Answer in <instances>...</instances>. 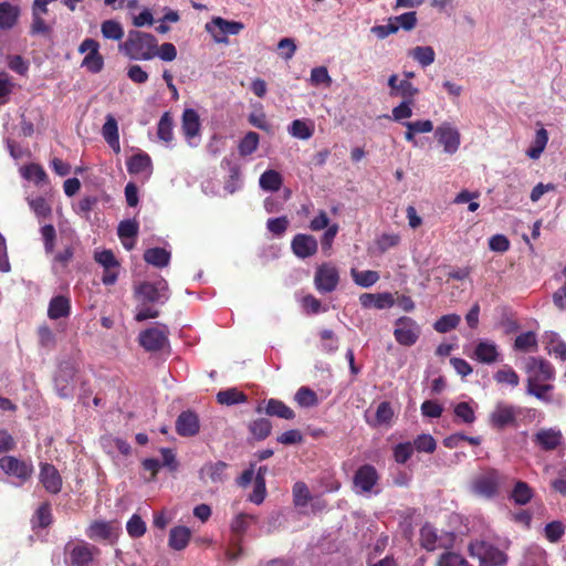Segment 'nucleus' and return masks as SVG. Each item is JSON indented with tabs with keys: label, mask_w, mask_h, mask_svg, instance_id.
I'll use <instances>...</instances> for the list:
<instances>
[{
	"label": "nucleus",
	"mask_w": 566,
	"mask_h": 566,
	"mask_svg": "<svg viewBox=\"0 0 566 566\" xmlns=\"http://www.w3.org/2000/svg\"><path fill=\"white\" fill-rule=\"evenodd\" d=\"M119 50L130 60L149 61L157 55V39L151 33L130 30Z\"/></svg>",
	"instance_id": "f257e3e1"
},
{
	"label": "nucleus",
	"mask_w": 566,
	"mask_h": 566,
	"mask_svg": "<svg viewBox=\"0 0 566 566\" xmlns=\"http://www.w3.org/2000/svg\"><path fill=\"white\" fill-rule=\"evenodd\" d=\"M509 476L496 469H486L475 475L470 483V491L475 496L492 500L500 494Z\"/></svg>",
	"instance_id": "f03ea898"
},
{
	"label": "nucleus",
	"mask_w": 566,
	"mask_h": 566,
	"mask_svg": "<svg viewBox=\"0 0 566 566\" xmlns=\"http://www.w3.org/2000/svg\"><path fill=\"white\" fill-rule=\"evenodd\" d=\"M135 294L144 303L165 304L170 297L168 282L160 277L155 282H142L135 286Z\"/></svg>",
	"instance_id": "7ed1b4c3"
},
{
	"label": "nucleus",
	"mask_w": 566,
	"mask_h": 566,
	"mask_svg": "<svg viewBox=\"0 0 566 566\" xmlns=\"http://www.w3.org/2000/svg\"><path fill=\"white\" fill-rule=\"evenodd\" d=\"M378 481L379 474L376 468L371 464H364L354 474V490L361 495L378 494L380 492L379 489H376Z\"/></svg>",
	"instance_id": "20e7f679"
},
{
	"label": "nucleus",
	"mask_w": 566,
	"mask_h": 566,
	"mask_svg": "<svg viewBox=\"0 0 566 566\" xmlns=\"http://www.w3.org/2000/svg\"><path fill=\"white\" fill-rule=\"evenodd\" d=\"M420 335L421 326L412 317L401 316L395 321L394 337L399 345L411 347Z\"/></svg>",
	"instance_id": "39448f33"
},
{
	"label": "nucleus",
	"mask_w": 566,
	"mask_h": 566,
	"mask_svg": "<svg viewBox=\"0 0 566 566\" xmlns=\"http://www.w3.org/2000/svg\"><path fill=\"white\" fill-rule=\"evenodd\" d=\"M520 415V407L505 401H497L489 416V422L497 430H502L507 427H516V419Z\"/></svg>",
	"instance_id": "423d86ee"
},
{
	"label": "nucleus",
	"mask_w": 566,
	"mask_h": 566,
	"mask_svg": "<svg viewBox=\"0 0 566 566\" xmlns=\"http://www.w3.org/2000/svg\"><path fill=\"white\" fill-rule=\"evenodd\" d=\"M469 551L482 566H499L506 562V556L501 549L484 541L472 542Z\"/></svg>",
	"instance_id": "0eeeda50"
},
{
	"label": "nucleus",
	"mask_w": 566,
	"mask_h": 566,
	"mask_svg": "<svg viewBox=\"0 0 566 566\" xmlns=\"http://www.w3.org/2000/svg\"><path fill=\"white\" fill-rule=\"evenodd\" d=\"M339 283V272L332 263H324L317 266L314 276L316 290L322 293H331L336 290Z\"/></svg>",
	"instance_id": "6e6552de"
},
{
	"label": "nucleus",
	"mask_w": 566,
	"mask_h": 566,
	"mask_svg": "<svg viewBox=\"0 0 566 566\" xmlns=\"http://www.w3.org/2000/svg\"><path fill=\"white\" fill-rule=\"evenodd\" d=\"M469 356L480 364L492 365L502 360V354L495 342L480 338L475 342Z\"/></svg>",
	"instance_id": "1a4fd4ad"
},
{
	"label": "nucleus",
	"mask_w": 566,
	"mask_h": 566,
	"mask_svg": "<svg viewBox=\"0 0 566 566\" xmlns=\"http://www.w3.org/2000/svg\"><path fill=\"white\" fill-rule=\"evenodd\" d=\"M434 138L444 153L455 154L461 144V134L451 123L444 122L434 129Z\"/></svg>",
	"instance_id": "9d476101"
},
{
	"label": "nucleus",
	"mask_w": 566,
	"mask_h": 566,
	"mask_svg": "<svg viewBox=\"0 0 566 566\" xmlns=\"http://www.w3.org/2000/svg\"><path fill=\"white\" fill-rule=\"evenodd\" d=\"M95 261L103 266L102 282L105 285H113L118 279L120 264L112 250H98L94 254Z\"/></svg>",
	"instance_id": "9b49d317"
},
{
	"label": "nucleus",
	"mask_w": 566,
	"mask_h": 566,
	"mask_svg": "<svg viewBox=\"0 0 566 566\" xmlns=\"http://www.w3.org/2000/svg\"><path fill=\"white\" fill-rule=\"evenodd\" d=\"M527 385L546 382L555 377L552 365L541 358L531 357L526 364Z\"/></svg>",
	"instance_id": "f8f14e48"
},
{
	"label": "nucleus",
	"mask_w": 566,
	"mask_h": 566,
	"mask_svg": "<svg viewBox=\"0 0 566 566\" xmlns=\"http://www.w3.org/2000/svg\"><path fill=\"white\" fill-rule=\"evenodd\" d=\"M0 469L6 474L12 475L21 482L29 480L33 473V465L31 462H27L11 455H3L0 458Z\"/></svg>",
	"instance_id": "ddd939ff"
},
{
	"label": "nucleus",
	"mask_w": 566,
	"mask_h": 566,
	"mask_svg": "<svg viewBox=\"0 0 566 566\" xmlns=\"http://www.w3.org/2000/svg\"><path fill=\"white\" fill-rule=\"evenodd\" d=\"M99 549L86 542L73 545L69 551L71 564L74 566H90Z\"/></svg>",
	"instance_id": "4468645a"
},
{
	"label": "nucleus",
	"mask_w": 566,
	"mask_h": 566,
	"mask_svg": "<svg viewBox=\"0 0 566 566\" xmlns=\"http://www.w3.org/2000/svg\"><path fill=\"white\" fill-rule=\"evenodd\" d=\"M73 377L74 367L69 363L61 364L54 378L55 388L60 397L69 398L73 396Z\"/></svg>",
	"instance_id": "2eb2a0df"
},
{
	"label": "nucleus",
	"mask_w": 566,
	"mask_h": 566,
	"mask_svg": "<svg viewBox=\"0 0 566 566\" xmlns=\"http://www.w3.org/2000/svg\"><path fill=\"white\" fill-rule=\"evenodd\" d=\"M533 441L542 450L553 451L563 443V433L556 428H543L534 434Z\"/></svg>",
	"instance_id": "dca6fc26"
},
{
	"label": "nucleus",
	"mask_w": 566,
	"mask_h": 566,
	"mask_svg": "<svg viewBox=\"0 0 566 566\" xmlns=\"http://www.w3.org/2000/svg\"><path fill=\"white\" fill-rule=\"evenodd\" d=\"M168 338L164 329L148 328L139 334V344L148 352H157L165 347Z\"/></svg>",
	"instance_id": "f3484780"
},
{
	"label": "nucleus",
	"mask_w": 566,
	"mask_h": 566,
	"mask_svg": "<svg viewBox=\"0 0 566 566\" xmlns=\"http://www.w3.org/2000/svg\"><path fill=\"white\" fill-rule=\"evenodd\" d=\"M200 422L198 416L190 411H182L176 420V431L181 437H193L199 432Z\"/></svg>",
	"instance_id": "a211bd4d"
},
{
	"label": "nucleus",
	"mask_w": 566,
	"mask_h": 566,
	"mask_svg": "<svg viewBox=\"0 0 566 566\" xmlns=\"http://www.w3.org/2000/svg\"><path fill=\"white\" fill-rule=\"evenodd\" d=\"M40 482L44 489L52 494H56L61 491L62 478L55 467L50 463L41 464Z\"/></svg>",
	"instance_id": "6ab92c4d"
},
{
	"label": "nucleus",
	"mask_w": 566,
	"mask_h": 566,
	"mask_svg": "<svg viewBox=\"0 0 566 566\" xmlns=\"http://www.w3.org/2000/svg\"><path fill=\"white\" fill-rule=\"evenodd\" d=\"M228 464L223 461L208 462L199 471L201 481L212 483H222L227 480L226 470Z\"/></svg>",
	"instance_id": "aec40b11"
},
{
	"label": "nucleus",
	"mask_w": 566,
	"mask_h": 566,
	"mask_svg": "<svg viewBox=\"0 0 566 566\" xmlns=\"http://www.w3.org/2000/svg\"><path fill=\"white\" fill-rule=\"evenodd\" d=\"M200 126L198 113L192 108L185 109L182 113L181 129L189 145H192L191 139L199 135Z\"/></svg>",
	"instance_id": "412c9836"
},
{
	"label": "nucleus",
	"mask_w": 566,
	"mask_h": 566,
	"mask_svg": "<svg viewBox=\"0 0 566 566\" xmlns=\"http://www.w3.org/2000/svg\"><path fill=\"white\" fill-rule=\"evenodd\" d=\"M262 407L256 408V412L261 413ZM264 412L270 417H277L285 420H292L295 418V412L283 401L271 398L265 402Z\"/></svg>",
	"instance_id": "4be33fe9"
},
{
	"label": "nucleus",
	"mask_w": 566,
	"mask_h": 566,
	"mask_svg": "<svg viewBox=\"0 0 566 566\" xmlns=\"http://www.w3.org/2000/svg\"><path fill=\"white\" fill-rule=\"evenodd\" d=\"M359 302L363 307L370 308L375 307L377 310L389 308L394 305L395 300L390 293H364L359 296Z\"/></svg>",
	"instance_id": "5701e85b"
},
{
	"label": "nucleus",
	"mask_w": 566,
	"mask_h": 566,
	"mask_svg": "<svg viewBox=\"0 0 566 566\" xmlns=\"http://www.w3.org/2000/svg\"><path fill=\"white\" fill-rule=\"evenodd\" d=\"M126 166L127 171L130 175H139L146 172L147 176H150L153 171L151 158L147 153L144 151H140L129 157L126 163Z\"/></svg>",
	"instance_id": "b1692460"
},
{
	"label": "nucleus",
	"mask_w": 566,
	"mask_h": 566,
	"mask_svg": "<svg viewBox=\"0 0 566 566\" xmlns=\"http://www.w3.org/2000/svg\"><path fill=\"white\" fill-rule=\"evenodd\" d=\"M191 537V531L186 526H176L170 530L168 544L175 551H182L187 547Z\"/></svg>",
	"instance_id": "393cba45"
},
{
	"label": "nucleus",
	"mask_w": 566,
	"mask_h": 566,
	"mask_svg": "<svg viewBox=\"0 0 566 566\" xmlns=\"http://www.w3.org/2000/svg\"><path fill=\"white\" fill-rule=\"evenodd\" d=\"M71 312V303L70 300L65 296L59 295L53 297L50 301L48 308V316L51 319H59L62 317H67Z\"/></svg>",
	"instance_id": "a878e982"
},
{
	"label": "nucleus",
	"mask_w": 566,
	"mask_h": 566,
	"mask_svg": "<svg viewBox=\"0 0 566 566\" xmlns=\"http://www.w3.org/2000/svg\"><path fill=\"white\" fill-rule=\"evenodd\" d=\"M19 8L9 3L0 2V29L9 30L13 28L18 21Z\"/></svg>",
	"instance_id": "bb28decb"
},
{
	"label": "nucleus",
	"mask_w": 566,
	"mask_h": 566,
	"mask_svg": "<svg viewBox=\"0 0 566 566\" xmlns=\"http://www.w3.org/2000/svg\"><path fill=\"white\" fill-rule=\"evenodd\" d=\"M394 417V410L390 402L382 401L378 405L374 419L366 417V421L370 427L388 426Z\"/></svg>",
	"instance_id": "cd10ccee"
},
{
	"label": "nucleus",
	"mask_w": 566,
	"mask_h": 566,
	"mask_svg": "<svg viewBox=\"0 0 566 566\" xmlns=\"http://www.w3.org/2000/svg\"><path fill=\"white\" fill-rule=\"evenodd\" d=\"M112 535V524L104 521H95L86 530V536L93 541L109 539Z\"/></svg>",
	"instance_id": "c85d7f7f"
},
{
	"label": "nucleus",
	"mask_w": 566,
	"mask_h": 566,
	"mask_svg": "<svg viewBox=\"0 0 566 566\" xmlns=\"http://www.w3.org/2000/svg\"><path fill=\"white\" fill-rule=\"evenodd\" d=\"M211 24L217 27L220 30V32L222 34H224V35H227V34H231V35L239 34L240 31L243 30V28H244L243 23H241V22L228 21V20H226L223 18H220V17L213 18L211 23H207L206 29L209 32L212 31Z\"/></svg>",
	"instance_id": "c756f323"
},
{
	"label": "nucleus",
	"mask_w": 566,
	"mask_h": 566,
	"mask_svg": "<svg viewBox=\"0 0 566 566\" xmlns=\"http://www.w3.org/2000/svg\"><path fill=\"white\" fill-rule=\"evenodd\" d=\"M548 143V133L545 128H539L535 133V138L531 147L526 150V155L532 159H538Z\"/></svg>",
	"instance_id": "7c9ffc66"
},
{
	"label": "nucleus",
	"mask_w": 566,
	"mask_h": 566,
	"mask_svg": "<svg viewBox=\"0 0 566 566\" xmlns=\"http://www.w3.org/2000/svg\"><path fill=\"white\" fill-rule=\"evenodd\" d=\"M522 566H547L546 552L537 546H530L523 558Z\"/></svg>",
	"instance_id": "2f4dec72"
},
{
	"label": "nucleus",
	"mask_w": 566,
	"mask_h": 566,
	"mask_svg": "<svg viewBox=\"0 0 566 566\" xmlns=\"http://www.w3.org/2000/svg\"><path fill=\"white\" fill-rule=\"evenodd\" d=\"M510 497L517 505H526L533 497V490L526 482L516 481Z\"/></svg>",
	"instance_id": "473e14b6"
},
{
	"label": "nucleus",
	"mask_w": 566,
	"mask_h": 566,
	"mask_svg": "<svg viewBox=\"0 0 566 566\" xmlns=\"http://www.w3.org/2000/svg\"><path fill=\"white\" fill-rule=\"evenodd\" d=\"M493 378L497 384L509 385L512 388L517 387L520 384L518 375L510 365H504L502 368L496 370Z\"/></svg>",
	"instance_id": "72a5a7b5"
},
{
	"label": "nucleus",
	"mask_w": 566,
	"mask_h": 566,
	"mask_svg": "<svg viewBox=\"0 0 566 566\" xmlns=\"http://www.w3.org/2000/svg\"><path fill=\"white\" fill-rule=\"evenodd\" d=\"M294 400L303 408L316 407L319 403L316 392L306 386H302L297 389Z\"/></svg>",
	"instance_id": "f704fd0d"
},
{
	"label": "nucleus",
	"mask_w": 566,
	"mask_h": 566,
	"mask_svg": "<svg viewBox=\"0 0 566 566\" xmlns=\"http://www.w3.org/2000/svg\"><path fill=\"white\" fill-rule=\"evenodd\" d=\"M138 224L134 220H124L118 224L117 234L120 238L124 248H132L133 243H128L127 240H132L137 235Z\"/></svg>",
	"instance_id": "c9c22d12"
},
{
	"label": "nucleus",
	"mask_w": 566,
	"mask_h": 566,
	"mask_svg": "<svg viewBox=\"0 0 566 566\" xmlns=\"http://www.w3.org/2000/svg\"><path fill=\"white\" fill-rule=\"evenodd\" d=\"M260 187L268 191H277L282 186V176L273 169L264 171L260 177Z\"/></svg>",
	"instance_id": "e433bc0d"
},
{
	"label": "nucleus",
	"mask_w": 566,
	"mask_h": 566,
	"mask_svg": "<svg viewBox=\"0 0 566 566\" xmlns=\"http://www.w3.org/2000/svg\"><path fill=\"white\" fill-rule=\"evenodd\" d=\"M217 401L220 405L232 406L247 401V396L237 388L221 390L217 394Z\"/></svg>",
	"instance_id": "4c0bfd02"
},
{
	"label": "nucleus",
	"mask_w": 566,
	"mask_h": 566,
	"mask_svg": "<svg viewBox=\"0 0 566 566\" xmlns=\"http://www.w3.org/2000/svg\"><path fill=\"white\" fill-rule=\"evenodd\" d=\"M409 55L422 67L429 66L436 59L434 50L431 46H416L409 52Z\"/></svg>",
	"instance_id": "58836bf2"
},
{
	"label": "nucleus",
	"mask_w": 566,
	"mask_h": 566,
	"mask_svg": "<svg viewBox=\"0 0 566 566\" xmlns=\"http://www.w3.org/2000/svg\"><path fill=\"white\" fill-rule=\"evenodd\" d=\"M260 136L255 132H249L244 135V137L240 140L238 150L242 157L249 156L253 154L259 146Z\"/></svg>",
	"instance_id": "ea45409f"
},
{
	"label": "nucleus",
	"mask_w": 566,
	"mask_h": 566,
	"mask_svg": "<svg viewBox=\"0 0 566 566\" xmlns=\"http://www.w3.org/2000/svg\"><path fill=\"white\" fill-rule=\"evenodd\" d=\"M144 260L156 268H164L170 261V252L168 250H145Z\"/></svg>",
	"instance_id": "a19ab883"
},
{
	"label": "nucleus",
	"mask_w": 566,
	"mask_h": 566,
	"mask_svg": "<svg viewBox=\"0 0 566 566\" xmlns=\"http://www.w3.org/2000/svg\"><path fill=\"white\" fill-rule=\"evenodd\" d=\"M350 273L354 282L361 287H370L379 280L378 272L371 270L358 271L352 269Z\"/></svg>",
	"instance_id": "79ce46f5"
},
{
	"label": "nucleus",
	"mask_w": 566,
	"mask_h": 566,
	"mask_svg": "<svg viewBox=\"0 0 566 566\" xmlns=\"http://www.w3.org/2000/svg\"><path fill=\"white\" fill-rule=\"evenodd\" d=\"M101 32L105 39L119 41L124 36L122 24L115 20H106L101 25Z\"/></svg>",
	"instance_id": "37998d69"
},
{
	"label": "nucleus",
	"mask_w": 566,
	"mask_h": 566,
	"mask_svg": "<svg viewBox=\"0 0 566 566\" xmlns=\"http://www.w3.org/2000/svg\"><path fill=\"white\" fill-rule=\"evenodd\" d=\"M22 175L25 179L33 181L38 186L48 181L45 170L38 164L27 165L22 170Z\"/></svg>",
	"instance_id": "c03bdc74"
},
{
	"label": "nucleus",
	"mask_w": 566,
	"mask_h": 566,
	"mask_svg": "<svg viewBox=\"0 0 566 566\" xmlns=\"http://www.w3.org/2000/svg\"><path fill=\"white\" fill-rule=\"evenodd\" d=\"M289 133L298 139H308L314 134V127L302 119H295L289 127Z\"/></svg>",
	"instance_id": "a18cd8bd"
},
{
	"label": "nucleus",
	"mask_w": 566,
	"mask_h": 566,
	"mask_svg": "<svg viewBox=\"0 0 566 566\" xmlns=\"http://www.w3.org/2000/svg\"><path fill=\"white\" fill-rule=\"evenodd\" d=\"M172 127V117L168 112L164 113V115L159 119L157 128V135L159 139L164 140L165 143L171 142L174 138Z\"/></svg>",
	"instance_id": "49530a36"
},
{
	"label": "nucleus",
	"mask_w": 566,
	"mask_h": 566,
	"mask_svg": "<svg viewBox=\"0 0 566 566\" xmlns=\"http://www.w3.org/2000/svg\"><path fill=\"white\" fill-rule=\"evenodd\" d=\"M265 494H266L265 479L262 473V468H260V470L255 476L253 492L250 494L249 500L252 503L260 505L264 501Z\"/></svg>",
	"instance_id": "de8ad7c7"
},
{
	"label": "nucleus",
	"mask_w": 566,
	"mask_h": 566,
	"mask_svg": "<svg viewBox=\"0 0 566 566\" xmlns=\"http://www.w3.org/2000/svg\"><path fill=\"white\" fill-rule=\"evenodd\" d=\"M272 424L270 420L260 418L252 421L249 426V430L252 436L258 440H264L271 433Z\"/></svg>",
	"instance_id": "09e8293b"
},
{
	"label": "nucleus",
	"mask_w": 566,
	"mask_h": 566,
	"mask_svg": "<svg viewBox=\"0 0 566 566\" xmlns=\"http://www.w3.org/2000/svg\"><path fill=\"white\" fill-rule=\"evenodd\" d=\"M461 321L458 314H447L437 319L433 324L434 331L444 334L454 329Z\"/></svg>",
	"instance_id": "8fccbe9b"
},
{
	"label": "nucleus",
	"mask_w": 566,
	"mask_h": 566,
	"mask_svg": "<svg viewBox=\"0 0 566 566\" xmlns=\"http://www.w3.org/2000/svg\"><path fill=\"white\" fill-rule=\"evenodd\" d=\"M82 66L91 73H99L104 67V59L99 53V50L88 52L82 61Z\"/></svg>",
	"instance_id": "3c124183"
},
{
	"label": "nucleus",
	"mask_w": 566,
	"mask_h": 566,
	"mask_svg": "<svg viewBox=\"0 0 566 566\" xmlns=\"http://www.w3.org/2000/svg\"><path fill=\"white\" fill-rule=\"evenodd\" d=\"M420 541L423 548L434 551L438 541L436 528L430 524L423 525L420 530Z\"/></svg>",
	"instance_id": "603ef678"
},
{
	"label": "nucleus",
	"mask_w": 566,
	"mask_h": 566,
	"mask_svg": "<svg viewBox=\"0 0 566 566\" xmlns=\"http://www.w3.org/2000/svg\"><path fill=\"white\" fill-rule=\"evenodd\" d=\"M537 346V338L534 332H525L520 334L514 342L516 350L530 352Z\"/></svg>",
	"instance_id": "864d4df0"
},
{
	"label": "nucleus",
	"mask_w": 566,
	"mask_h": 566,
	"mask_svg": "<svg viewBox=\"0 0 566 566\" xmlns=\"http://www.w3.org/2000/svg\"><path fill=\"white\" fill-rule=\"evenodd\" d=\"M32 523L36 527H48L52 523L51 506L48 502L40 505L36 510Z\"/></svg>",
	"instance_id": "5fc2aeb1"
},
{
	"label": "nucleus",
	"mask_w": 566,
	"mask_h": 566,
	"mask_svg": "<svg viewBox=\"0 0 566 566\" xmlns=\"http://www.w3.org/2000/svg\"><path fill=\"white\" fill-rule=\"evenodd\" d=\"M454 415L463 423L471 424L475 421V411L468 402H459L454 407Z\"/></svg>",
	"instance_id": "6e6d98bb"
},
{
	"label": "nucleus",
	"mask_w": 566,
	"mask_h": 566,
	"mask_svg": "<svg viewBox=\"0 0 566 566\" xmlns=\"http://www.w3.org/2000/svg\"><path fill=\"white\" fill-rule=\"evenodd\" d=\"M229 178L224 182V190L228 193H234L237 190L241 188V170L238 165H232L229 169Z\"/></svg>",
	"instance_id": "4d7b16f0"
},
{
	"label": "nucleus",
	"mask_w": 566,
	"mask_h": 566,
	"mask_svg": "<svg viewBox=\"0 0 566 566\" xmlns=\"http://www.w3.org/2000/svg\"><path fill=\"white\" fill-rule=\"evenodd\" d=\"M29 206L38 217L46 218L52 213L50 203L43 197L29 199Z\"/></svg>",
	"instance_id": "13d9d810"
},
{
	"label": "nucleus",
	"mask_w": 566,
	"mask_h": 566,
	"mask_svg": "<svg viewBox=\"0 0 566 566\" xmlns=\"http://www.w3.org/2000/svg\"><path fill=\"white\" fill-rule=\"evenodd\" d=\"M126 530L129 536L134 538H138L143 536L146 532V524L142 520V517L137 514H134L126 524Z\"/></svg>",
	"instance_id": "bf43d9fd"
},
{
	"label": "nucleus",
	"mask_w": 566,
	"mask_h": 566,
	"mask_svg": "<svg viewBox=\"0 0 566 566\" xmlns=\"http://www.w3.org/2000/svg\"><path fill=\"white\" fill-rule=\"evenodd\" d=\"M413 450L416 449L419 452H427L432 453L436 448L437 443L432 436L430 434H420L413 441Z\"/></svg>",
	"instance_id": "052dcab7"
},
{
	"label": "nucleus",
	"mask_w": 566,
	"mask_h": 566,
	"mask_svg": "<svg viewBox=\"0 0 566 566\" xmlns=\"http://www.w3.org/2000/svg\"><path fill=\"white\" fill-rule=\"evenodd\" d=\"M564 533L565 527L559 521H553L546 524L544 528L545 537L552 543H557L563 537Z\"/></svg>",
	"instance_id": "680f3d73"
},
{
	"label": "nucleus",
	"mask_w": 566,
	"mask_h": 566,
	"mask_svg": "<svg viewBox=\"0 0 566 566\" xmlns=\"http://www.w3.org/2000/svg\"><path fill=\"white\" fill-rule=\"evenodd\" d=\"M553 389V386L545 382H537L527 385V394L536 397L542 401H551V397L547 395Z\"/></svg>",
	"instance_id": "e2e57ef3"
},
{
	"label": "nucleus",
	"mask_w": 566,
	"mask_h": 566,
	"mask_svg": "<svg viewBox=\"0 0 566 566\" xmlns=\"http://www.w3.org/2000/svg\"><path fill=\"white\" fill-rule=\"evenodd\" d=\"M438 566H470L467 559L457 553L446 552L443 553L439 560Z\"/></svg>",
	"instance_id": "0e129e2a"
},
{
	"label": "nucleus",
	"mask_w": 566,
	"mask_h": 566,
	"mask_svg": "<svg viewBox=\"0 0 566 566\" xmlns=\"http://www.w3.org/2000/svg\"><path fill=\"white\" fill-rule=\"evenodd\" d=\"M413 454V446L410 442L398 443L394 448V458L397 463H406Z\"/></svg>",
	"instance_id": "69168bd1"
},
{
	"label": "nucleus",
	"mask_w": 566,
	"mask_h": 566,
	"mask_svg": "<svg viewBox=\"0 0 566 566\" xmlns=\"http://www.w3.org/2000/svg\"><path fill=\"white\" fill-rule=\"evenodd\" d=\"M294 503L297 506H304L311 499L310 490L304 482H296L293 486Z\"/></svg>",
	"instance_id": "338daca9"
},
{
	"label": "nucleus",
	"mask_w": 566,
	"mask_h": 566,
	"mask_svg": "<svg viewBox=\"0 0 566 566\" xmlns=\"http://www.w3.org/2000/svg\"><path fill=\"white\" fill-rule=\"evenodd\" d=\"M7 63L8 67L19 75H25L29 71V63L21 55H8Z\"/></svg>",
	"instance_id": "774afa93"
}]
</instances>
